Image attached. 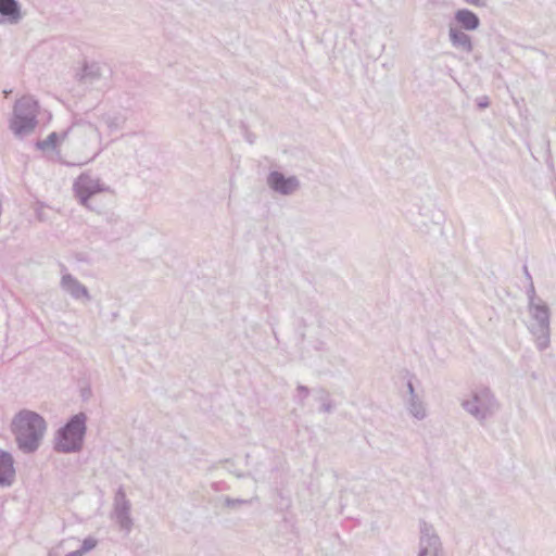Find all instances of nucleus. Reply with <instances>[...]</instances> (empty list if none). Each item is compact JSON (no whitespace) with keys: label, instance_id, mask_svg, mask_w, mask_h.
Masks as SVG:
<instances>
[{"label":"nucleus","instance_id":"12","mask_svg":"<svg viewBox=\"0 0 556 556\" xmlns=\"http://www.w3.org/2000/svg\"><path fill=\"white\" fill-rule=\"evenodd\" d=\"M15 481L14 459L9 452H0V486L9 488Z\"/></svg>","mask_w":556,"mask_h":556},{"label":"nucleus","instance_id":"16","mask_svg":"<svg viewBox=\"0 0 556 556\" xmlns=\"http://www.w3.org/2000/svg\"><path fill=\"white\" fill-rule=\"evenodd\" d=\"M77 76L81 83L86 85H94L102 77V67L94 62L86 63Z\"/></svg>","mask_w":556,"mask_h":556},{"label":"nucleus","instance_id":"29","mask_svg":"<svg viewBox=\"0 0 556 556\" xmlns=\"http://www.w3.org/2000/svg\"><path fill=\"white\" fill-rule=\"evenodd\" d=\"M522 270H523L525 277L528 280V282H533L527 265H523Z\"/></svg>","mask_w":556,"mask_h":556},{"label":"nucleus","instance_id":"9","mask_svg":"<svg viewBox=\"0 0 556 556\" xmlns=\"http://www.w3.org/2000/svg\"><path fill=\"white\" fill-rule=\"evenodd\" d=\"M131 503L126 497L123 486H119L114 496L113 503V519L118 525L119 529L126 534H129L134 521L130 517Z\"/></svg>","mask_w":556,"mask_h":556},{"label":"nucleus","instance_id":"19","mask_svg":"<svg viewBox=\"0 0 556 556\" xmlns=\"http://www.w3.org/2000/svg\"><path fill=\"white\" fill-rule=\"evenodd\" d=\"M62 140V136L60 137L56 132H51L45 140H39L36 142V147L39 150H54L60 141Z\"/></svg>","mask_w":556,"mask_h":556},{"label":"nucleus","instance_id":"14","mask_svg":"<svg viewBox=\"0 0 556 556\" xmlns=\"http://www.w3.org/2000/svg\"><path fill=\"white\" fill-rule=\"evenodd\" d=\"M454 21L459 26L458 28L466 31H473L480 27V18L479 16L468 10V9H459L454 13Z\"/></svg>","mask_w":556,"mask_h":556},{"label":"nucleus","instance_id":"10","mask_svg":"<svg viewBox=\"0 0 556 556\" xmlns=\"http://www.w3.org/2000/svg\"><path fill=\"white\" fill-rule=\"evenodd\" d=\"M267 185L271 190L282 195H290L300 188V181L295 176L286 177L278 170L268 174Z\"/></svg>","mask_w":556,"mask_h":556},{"label":"nucleus","instance_id":"28","mask_svg":"<svg viewBox=\"0 0 556 556\" xmlns=\"http://www.w3.org/2000/svg\"><path fill=\"white\" fill-rule=\"evenodd\" d=\"M407 391H408V397H413V394H416L415 388L412 381L407 382Z\"/></svg>","mask_w":556,"mask_h":556},{"label":"nucleus","instance_id":"15","mask_svg":"<svg viewBox=\"0 0 556 556\" xmlns=\"http://www.w3.org/2000/svg\"><path fill=\"white\" fill-rule=\"evenodd\" d=\"M448 39L451 45L457 50L466 53H471L473 51L471 37L458 27L450 26Z\"/></svg>","mask_w":556,"mask_h":556},{"label":"nucleus","instance_id":"26","mask_svg":"<svg viewBox=\"0 0 556 556\" xmlns=\"http://www.w3.org/2000/svg\"><path fill=\"white\" fill-rule=\"evenodd\" d=\"M477 105L479 109H486L490 105L489 98L486 96L479 97L477 99Z\"/></svg>","mask_w":556,"mask_h":556},{"label":"nucleus","instance_id":"27","mask_svg":"<svg viewBox=\"0 0 556 556\" xmlns=\"http://www.w3.org/2000/svg\"><path fill=\"white\" fill-rule=\"evenodd\" d=\"M106 220L109 224H114V223H117L118 222V216L115 215L114 213H111L106 216Z\"/></svg>","mask_w":556,"mask_h":556},{"label":"nucleus","instance_id":"3","mask_svg":"<svg viewBox=\"0 0 556 556\" xmlns=\"http://www.w3.org/2000/svg\"><path fill=\"white\" fill-rule=\"evenodd\" d=\"M86 421L87 416L84 413L72 416L67 422L58 430L54 450L61 453L79 452L83 447L87 430Z\"/></svg>","mask_w":556,"mask_h":556},{"label":"nucleus","instance_id":"13","mask_svg":"<svg viewBox=\"0 0 556 556\" xmlns=\"http://www.w3.org/2000/svg\"><path fill=\"white\" fill-rule=\"evenodd\" d=\"M22 20L17 0H0V24H17Z\"/></svg>","mask_w":556,"mask_h":556},{"label":"nucleus","instance_id":"17","mask_svg":"<svg viewBox=\"0 0 556 556\" xmlns=\"http://www.w3.org/2000/svg\"><path fill=\"white\" fill-rule=\"evenodd\" d=\"M99 119L106 126L110 132L122 129L126 123V116L119 112L103 113Z\"/></svg>","mask_w":556,"mask_h":556},{"label":"nucleus","instance_id":"7","mask_svg":"<svg viewBox=\"0 0 556 556\" xmlns=\"http://www.w3.org/2000/svg\"><path fill=\"white\" fill-rule=\"evenodd\" d=\"M108 190L109 187L105 186L100 178L92 177L89 174L80 175L74 182V191L79 203L89 210H93L89 204L91 197Z\"/></svg>","mask_w":556,"mask_h":556},{"label":"nucleus","instance_id":"20","mask_svg":"<svg viewBox=\"0 0 556 556\" xmlns=\"http://www.w3.org/2000/svg\"><path fill=\"white\" fill-rule=\"evenodd\" d=\"M317 401H319L321 404V406H320L321 412H324V413L332 412L333 405H332L331 400L329 399V393L326 390H324V389L318 390Z\"/></svg>","mask_w":556,"mask_h":556},{"label":"nucleus","instance_id":"1","mask_svg":"<svg viewBox=\"0 0 556 556\" xmlns=\"http://www.w3.org/2000/svg\"><path fill=\"white\" fill-rule=\"evenodd\" d=\"M47 422L38 413L23 409L12 421V431L18 448L25 454L35 453L43 439Z\"/></svg>","mask_w":556,"mask_h":556},{"label":"nucleus","instance_id":"5","mask_svg":"<svg viewBox=\"0 0 556 556\" xmlns=\"http://www.w3.org/2000/svg\"><path fill=\"white\" fill-rule=\"evenodd\" d=\"M528 330L532 334L539 351H545L551 344V309L542 300L536 305H528Z\"/></svg>","mask_w":556,"mask_h":556},{"label":"nucleus","instance_id":"6","mask_svg":"<svg viewBox=\"0 0 556 556\" xmlns=\"http://www.w3.org/2000/svg\"><path fill=\"white\" fill-rule=\"evenodd\" d=\"M460 405L480 424L493 416L500 408L494 393L486 387L473 390L470 399L463 400Z\"/></svg>","mask_w":556,"mask_h":556},{"label":"nucleus","instance_id":"21","mask_svg":"<svg viewBox=\"0 0 556 556\" xmlns=\"http://www.w3.org/2000/svg\"><path fill=\"white\" fill-rule=\"evenodd\" d=\"M257 500H258L257 496H253L252 498H249V500L232 498V497L226 496L224 500V503H225V506H227L229 508H235L241 504H252L253 502H255Z\"/></svg>","mask_w":556,"mask_h":556},{"label":"nucleus","instance_id":"11","mask_svg":"<svg viewBox=\"0 0 556 556\" xmlns=\"http://www.w3.org/2000/svg\"><path fill=\"white\" fill-rule=\"evenodd\" d=\"M61 288L73 299L89 302L91 300L89 290L71 274H64L61 278Z\"/></svg>","mask_w":556,"mask_h":556},{"label":"nucleus","instance_id":"23","mask_svg":"<svg viewBox=\"0 0 556 556\" xmlns=\"http://www.w3.org/2000/svg\"><path fill=\"white\" fill-rule=\"evenodd\" d=\"M528 305H536L540 299L536 298L533 282H529L527 288Z\"/></svg>","mask_w":556,"mask_h":556},{"label":"nucleus","instance_id":"24","mask_svg":"<svg viewBox=\"0 0 556 556\" xmlns=\"http://www.w3.org/2000/svg\"><path fill=\"white\" fill-rule=\"evenodd\" d=\"M298 392H299V399L300 401L302 402L305 397L308 396L309 394V389L305 386H298L296 388Z\"/></svg>","mask_w":556,"mask_h":556},{"label":"nucleus","instance_id":"18","mask_svg":"<svg viewBox=\"0 0 556 556\" xmlns=\"http://www.w3.org/2000/svg\"><path fill=\"white\" fill-rule=\"evenodd\" d=\"M405 403L410 416L417 420H422L426 418L427 409L425 403L417 394H413V397H407Z\"/></svg>","mask_w":556,"mask_h":556},{"label":"nucleus","instance_id":"25","mask_svg":"<svg viewBox=\"0 0 556 556\" xmlns=\"http://www.w3.org/2000/svg\"><path fill=\"white\" fill-rule=\"evenodd\" d=\"M466 3L477 7V8H485L488 5L489 0H464Z\"/></svg>","mask_w":556,"mask_h":556},{"label":"nucleus","instance_id":"22","mask_svg":"<svg viewBox=\"0 0 556 556\" xmlns=\"http://www.w3.org/2000/svg\"><path fill=\"white\" fill-rule=\"evenodd\" d=\"M98 544V541L88 536L83 541L81 547L79 548L84 554L92 551Z\"/></svg>","mask_w":556,"mask_h":556},{"label":"nucleus","instance_id":"30","mask_svg":"<svg viewBox=\"0 0 556 556\" xmlns=\"http://www.w3.org/2000/svg\"><path fill=\"white\" fill-rule=\"evenodd\" d=\"M84 555L85 554L80 549H77V551L67 553L65 556H84Z\"/></svg>","mask_w":556,"mask_h":556},{"label":"nucleus","instance_id":"8","mask_svg":"<svg viewBox=\"0 0 556 556\" xmlns=\"http://www.w3.org/2000/svg\"><path fill=\"white\" fill-rule=\"evenodd\" d=\"M419 533L418 556H444L441 539L431 523L420 521Z\"/></svg>","mask_w":556,"mask_h":556},{"label":"nucleus","instance_id":"2","mask_svg":"<svg viewBox=\"0 0 556 556\" xmlns=\"http://www.w3.org/2000/svg\"><path fill=\"white\" fill-rule=\"evenodd\" d=\"M62 140L71 143L78 152L85 153L86 159L81 163L86 164L93 161L104 150L101 132L90 122H74L62 132Z\"/></svg>","mask_w":556,"mask_h":556},{"label":"nucleus","instance_id":"4","mask_svg":"<svg viewBox=\"0 0 556 556\" xmlns=\"http://www.w3.org/2000/svg\"><path fill=\"white\" fill-rule=\"evenodd\" d=\"M38 109V102L30 96H24L15 102L9 125L15 137L23 138L35 130Z\"/></svg>","mask_w":556,"mask_h":556}]
</instances>
